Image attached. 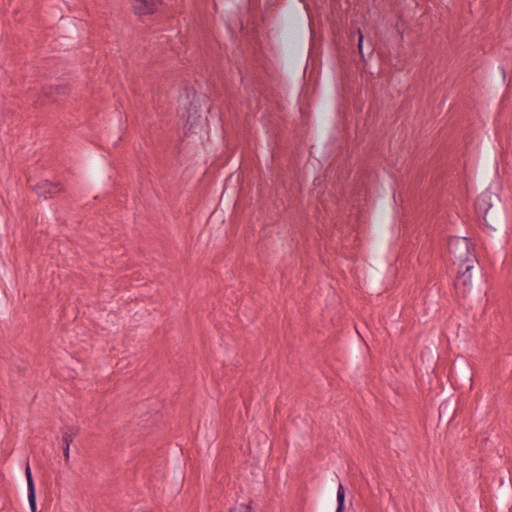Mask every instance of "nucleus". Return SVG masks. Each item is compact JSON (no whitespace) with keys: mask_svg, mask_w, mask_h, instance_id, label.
Listing matches in <instances>:
<instances>
[{"mask_svg":"<svg viewBox=\"0 0 512 512\" xmlns=\"http://www.w3.org/2000/svg\"><path fill=\"white\" fill-rule=\"evenodd\" d=\"M335 512H345V490L341 483L337 489V508Z\"/></svg>","mask_w":512,"mask_h":512,"instance_id":"obj_8","label":"nucleus"},{"mask_svg":"<svg viewBox=\"0 0 512 512\" xmlns=\"http://www.w3.org/2000/svg\"><path fill=\"white\" fill-rule=\"evenodd\" d=\"M448 250L458 264H462L472 259L473 262H477L476 256L470 249L469 240L466 237L450 238L448 242Z\"/></svg>","mask_w":512,"mask_h":512,"instance_id":"obj_2","label":"nucleus"},{"mask_svg":"<svg viewBox=\"0 0 512 512\" xmlns=\"http://www.w3.org/2000/svg\"><path fill=\"white\" fill-rule=\"evenodd\" d=\"M62 436V446H70L74 438L78 435L79 429L74 426H64L60 430Z\"/></svg>","mask_w":512,"mask_h":512,"instance_id":"obj_7","label":"nucleus"},{"mask_svg":"<svg viewBox=\"0 0 512 512\" xmlns=\"http://www.w3.org/2000/svg\"><path fill=\"white\" fill-rule=\"evenodd\" d=\"M229 512H251V507L246 504H240L234 508H231Z\"/></svg>","mask_w":512,"mask_h":512,"instance_id":"obj_11","label":"nucleus"},{"mask_svg":"<svg viewBox=\"0 0 512 512\" xmlns=\"http://www.w3.org/2000/svg\"><path fill=\"white\" fill-rule=\"evenodd\" d=\"M472 260H468L459 264L458 274L454 282V287L457 294L465 297L472 288V270L475 269V264Z\"/></svg>","mask_w":512,"mask_h":512,"instance_id":"obj_3","label":"nucleus"},{"mask_svg":"<svg viewBox=\"0 0 512 512\" xmlns=\"http://www.w3.org/2000/svg\"><path fill=\"white\" fill-rule=\"evenodd\" d=\"M357 35H358V50H359V53L361 55H363L362 53V47H363V40H364V36L362 34V31L360 29H357Z\"/></svg>","mask_w":512,"mask_h":512,"instance_id":"obj_12","label":"nucleus"},{"mask_svg":"<svg viewBox=\"0 0 512 512\" xmlns=\"http://www.w3.org/2000/svg\"><path fill=\"white\" fill-rule=\"evenodd\" d=\"M65 463L68 464L70 460V446H62Z\"/></svg>","mask_w":512,"mask_h":512,"instance_id":"obj_13","label":"nucleus"},{"mask_svg":"<svg viewBox=\"0 0 512 512\" xmlns=\"http://www.w3.org/2000/svg\"><path fill=\"white\" fill-rule=\"evenodd\" d=\"M25 476L27 480V492L28 491H35V483L32 477V472L29 463H27L25 468Z\"/></svg>","mask_w":512,"mask_h":512,"instance_id":"obj_9","label":"nucleus"},{"mask_svg":"<svg viewBox=\"0 0 512 512\" xmlns=\"http://www.w3.org/2000/svg\"><path fill=\"white\" fill-rule=\"evenodd\" d=\"M499 201V196L490 190L483 191L475 201V212L477 216L482 219L483 224L492 229H494L493 223L489 221L488 217L494 204Z\"/></svg>","mask_w":512,"mask_h":512,"instance_id":"obj_1","label":"nucleus"},{"mask_svg":"<svg viewBox=\"0 0 512 512\" xmlns=\"http://www.w3.org/2000/svg\"><path fill=\"white\" fill-rule=\"evenodd\" d=\"M69 93L70 87L67 84L44 86L42 88V94L39 97L37 104L45 105L51 102H58L66 98Z\"/></svg>","mask_w":512,"mask_h":512,"instance_id":"obj_4","label":"nucleus"},{"mask_svg":"<svg viewBox=\"0 0 512 512\" xmlns=\"http://www.w3.org/2000/svg\"><path fill=\"white\" fill-rule=\"evenodd\" d=\"M28 502L31 509V512H38L37 510V504H36V490L35 491H28Z\"/></svg>","mask_w":512,"mask_h":512,"instance_id":"obj_10","label":"nucleus"},{"mask_svg":"<svg viewBox=\"0 0 512 512\" xmlns=\"http://www.w3.org/2000/svg\"><path fill=\"white\" fill-rule=\"evenodd\" d=\"M160 4L161 0H134L133 10L139 16L152 15L157 11Z\"/></svg>","mask_w":512,"mask_h":512,"instance_id":"obj_6","label":"nucleus"},{"mask_svg":"<svg viewBox=\"0 0 512 512\" xmlns=\"http://www.w3.org/2000/svg\"><path fill=\"white\" fill-rule=\"evenodd\" d=\"M39 198L48 200L54 198L57 194L64 192V186L60 182L50 180H41L31 187Z\"/></svg>","mask_w":512,"mask_h":512,"instance_id":"obj_5","label":"nucleus"}]
</instances>
